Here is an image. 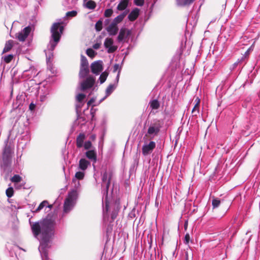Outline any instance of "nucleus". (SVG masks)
<instances>
[{
    "mask_svg": "<svg viewBox=\"0 0 260 260\" xmlns=\"http://www.w3.org/2000/svg\"><path fill=\"white\" fill-rule=\"evenodd\" d=\"M55 222L48 216L40 222H36L31 225V230L36 238L40 242L39 247L42 260H49L48 257V249L54 234Z\"/></svg>",
    "mask_w": 260,
    "mask_h": 260,
    "instance_id": "f257e3e1",
    "label": "nucleus"
},
{
    "mask_svg": "<svg viewBox=\"0 0 260 260\" xmlns=\"http://www.w3.org/2000/svg\"><path fill=\"white\" fill-rule=\"evenodd\" d=\"M112 176V173L110 171L105 172L102 175V188L103 193V203L105 204V207L103 209V216L105 218L108 216V213L109 209V201L108 197V192Z\"/></svg>",
    "mask_w": 260,
    "mask_h": 260,
    "instance_id": "f03ea898",
    "label": "nucleus"
},
{
    "mask_svg": "<svg viewBox=\"0 0 260 260\" xmlns=\"http://www.w3.org/2000/svg\"><path fill=\"white\" fill-rule=\"evenodd\" d=\"M62 22L54 23L51 28V39L50 41L48 48L53 51L57 44L59 41L61 34L63 31V26L61 25Z\"/></svg>",
    "mask_w": 260,
    "mask_h": 260,
    "instance_id": "7ed1b4c3",
    "label": "nucleus"
},
{
    "mask_svg": "<svg viewBox=\"0 0 260 260\" xmlns=\"http://www.w3.org/2000/svg\"><path fill=\"white\" fill-rule=\"evenodd\" d=\"M12 163V151L10 146L6 145L5 147L0 165L2 169L5 171H11V166Z\"/></svg>",
    "mask_w": 260,
    "mask_h": 260,
    "instance_id": "20e7f679",
    "label": "nucleus"
},
{
    "mask_svg": "<svg viewBox=\"0 0 260 260\" xmlns=\"http://www.w3.org/2000/svg\"><path fill=\"white\" fill-rule=\"evenodd\" d=\"M161 128L160 121L158 120H155L149 125L145 137L153 139L157 136L159 133Z\"/></svg>",
    "mask_w": 260,
    "mask_h": 260,
    "instance_id": "39448f33",
    "label": "nucleus"
},
{
    "mask_svg": "<svg viewBox=\"0 0 260 260\" xmlns=\"http://www.w3.org/2000/svg\"><path fill=\"white\" fill-rule=\"evenodd\" d=\"M77 198V192L76 191H72L69 193L67 198L66 199L64 206V213H68L69 212L75 205Z\"/></svg>",
    "mask_w": 260,
    "mask_h": 260,
    "instance_id": "423d86ee",
    "label": "nucleus"
},
{
    "mask_svg": "<svg viewBox=\"0 0 260 260\" xmlns=\"http://www.w3.org/2000/svg\"><path fill=\"white\" fill-rule=\"evenodd\" d=\"M95 83V79L92 76H89L85 80L80 82V89L81 91H85L92 88Z\"/></svg>",
    "mask_w": 260,
    "mask_h": 260,
    "instance_id": "0eeeda50",
    "label": "nucleus"
},
{
    "mask_svg": "<svg viewBox=\"0 0 260 260\" xmlns=\"http://www.w3.org/2000/svg\"><path fill=\"white\" fill-rule=\"evenodd\" d=\"M156 144L153 141L149 143L145 142L142 148V153L143 155L146 156L151 154L155 148Z\"/></svg>",
    "mask_w": 260,
    "mask_h": 260,
    "instance_id": "6e6552de",
    "label": "nucleus"
},
{
    "mask_svg": "<svg viewBox=\"0 0 260 260\" xmlns=\"http://www.w3.org/2000/svg\"><path fill=\"white\" fill-rule=\"evenodd\" d=\"M90 68L93 74L99 75L103 70V62L101 60L94 61L91 64Z\"/></svg>",
    "mask_w": 260,
    "mask_h": 260,
    "instance_id": "1a4fd4ad",
    "label": "nucleus"
},
{
    "mask_svg": "<svg viewBox=\"0 0 260 260\" xmlns=\"http://www.w3.org/2000/svg\"><path fill=\"white\" fill-rule=\"evenodd\" d=\"M104 46L108 49L107 52L109 53H113L117 49V47L113 45V40L112 38H106L104 42Z\"/></svg>",
    "mask_w": 260,
    "mask_h": 260,
    "instance_id": "9d476101",
    "label": "nucleus"
},
{
    "mask_svg": "<svg viewBox=\"0 0 260 260\" xmlns=\"http://www.w3.org/2000/svg\"><path fill=\"white\" fill-rule=\"evenodd\" d=\"M30 30L31 28L29 26L25 27L16 35V38L20 41H24L30 33Z\"/></svg>",
    "mask_w": 260,
    "mask_h": 260,
    "instance_id": "9b49d317",
    "label": "nucleus"
},
{
    "mask_svg": "<svg viewBox=\"0 0 260 260\" xmlns=\"http://www.w3.org/2000/svg\"><path fill=\"white\" fill-rule=\"evenodd\" d=\"M37 71L34 67H30L28 70H26L23 72V75L30 79L32 77H35L38 75Z\"/></svg>",
    "mask_w": 260,
    "mask_h": 260,
    "instance_id": "f8f14e48",
    "label": "nucleus"
},
{
    "mask_svg": "<svg viewBox=\"0 0 260 260\" xmlns=\"http://www.w3.org/2000/svg\"><path fill=\"white\" fill-rule=\"evenodd\" d=\"M130 31L124 28H121L120 30L119 35L117 37L118 42H122L125 40L130 35Z\"/></svg>",
    "mask_w": 260,
    "mask_h": 260,
    "instance_id": "ddd939ff",
    "label": "nucleus"
},
{
    "mask_svg": "<svg viewBox=\"0 0 260 260\" xmlns=\"http://www.w3.org/2000/svg\"><path fill=\"white\" fill-rule=\"evenodd\" d=\"M106 30L110 36H115L118 31V28L117 25L112 22L107 27Z\"/></svg>",
    "mask_w": 260,
    "mask_h": 260,
    "instance_id": "4468645a",
    "label": "nucleus"
},
{
    "mask_svg": "<svg viewBox=\"0 0 260 260\" xmlns=\"http://www.w3.org/2000/svg\"><path fill=\"white\" fill-rule=\"evenodd\" d=\"M84 177V173L77 172L75 174V178L73 179V182L75 183V187L77 188L80 186V182L77 180L83 179Z\"/></svg>",
    "mask_w": 260,
    "mask_h": 260,
    "instance_id": "2eb2a0df",
    "label": "nucleus"
},
{
    "mask_svg": "<svg viewBox=\"0 0 260 260\" xmlns=\"http://www.w3.org/2000/svg\"><path fill=\"white\" fill-rule=\"evenodd\" d=\"M85 139L84 134H80L76 139V145L78 148H81L83 146V142Z\"/></svg>",
    "mask_w": 260,
    "mask_h": 260,
    "instance_id": "dca6fc26",
    "label": "nucleus"
},
{
    "mask_svg": "<svg viewBox=\"0 0 260 260\" xmlns=\"http://www.w3.org/2000/svg\"><path fill=\"white\" fill-rule=\"evenodd\" d=\"M86 157L90 159L91 161H93V162H95L96 161V153L94 150H89L86 152Z\"/></svg>",
    "mask_w": 260,
    "mask_h": 260,
    "instance_id": "f3484780",
    "label": "nucleus"
},
{
    "mask_svg": "<svg viewBox=\"0 0 260 260\" xmlns=\"http://www.w3.org/2000/svg\"><path fill=\"white\" fill-rule=\"evenodd\" d=\"M89 165L90 162L89 161L85 158H81L79 161V167L81 170L84 171Z\"/></svg>",
    "mask_w": 260,
    "mask_h": 260,
    "instance_id": "a211bd4d",
    "label": "nucleus"
},
{
    "mask_svg": "<svg viewBox=\"0 0 260 260\" xmlns=\"http://www.w3.org/2000/svg\"><path fill=\"white\" fill-rule=\"evenodd\" d=\"M139 14V9L138 8H135L129 14L128 19L131 21H134L138 18Z\"/></svg>",
    "mask_w": 260,
    "mask_h": 260,
    "instance_id": "6ab92c4d",
    "label": "nucleus"
},
{
    "mask_svg": "<svg viewBox=\"0 0 260 260\" xmlns=\"http://www.w3.org/2000/svg\"><path fill=\"white\" fill-rule=\"evenodd\" d=\"M129 0H121L117 6V9L119 11H122L126 9L128 4Z\"/></svg>",
    "mask_w": 260,
    "mask_h": 260,
    "instance_id": "aec40b11",
    "label": "nucleus"
},
{
    "mask_svg": "<svg viewBox=\"0 0 260 260\" xmlns=\"http://www.w3.org/2000/svg\"><path fill=\"white\" fill-rule=\"evenodd\" d=\"M195 102H196V103L192 110V113H193L194 115H197L199 113L200 100L198 98H197L195 100Z\"/></svg>",
    "mask_w": 260,
    "mask_h": 260,
    "instance_id": "412c9836",
    "label": "nucleus"
},
{
    "mask_svg": "<svg viewBox=\"0 0 260 260\" xmlns=\"http://www.w3.org/2000/svg\"><path fill=\"white\" fill-rule=\"evenodd\" d=\"M89 73V69L88 68H83L80 67V72H79V77L80 78H85Z\"/></svg>",
    "mask_w": 260,
    "mask_h": 260,
    "instance_id": "4be33fe9",
    "label": "nucleus"
},
{
    "mask_svg": "<svg viewBox=\"0 0 260 260\" xmlns=\"http://www.w3.org/2000/svg\"><path fill=\"white\" fill-rule=\"evenodd\" d=\"M115 82V84H111L107 87L106 90L107 96H109L110 94H111V93L116 88L117 83H116V81Z\"/></svg>",
    "mask_w": 260,
    "mask_h": 260,
    "instance_id": "5701e85b",
    "label": "nucleus"
},
{
    "mask_svg": "<svg viewBox=\"0 0 260 260\" xmlns=\"http://www.w3.org/2000/svg\"><path fill=\"white\" fill-rule=\"evenodd\" d=\"M125 15H126L125 13H123L122 14H120V15L117 16L116 17H115L114 19V20H113V21L112 22L117 25L119 23H120V22H121L122 21V20L123 19V18L125 16Z\"/></svg>",
    "mask_w": 260,
    "mask_h": 260,
    "instance_id": "b1692460",
    "label": "nucleus"
},
{
    "mask_svg": "<svg viewBox=\"0 0 260 260\" xmlns=\"http://www.w3.org/2000/svg\"><path fill=\"white\" fill-rule=\"evenodd\" d=\"M150 107L152 109H158L160 106L159 103L156 100H153L149 103Z\"/></svg>",
    "mask_w": 260,
    "mask_h": 260,
    "instance_id": "393cba45",
    "label": "nucleus"
},
{
    "mask_svg": "<svg viewBox=\"0 0 260 260\" xmlns=\"http://www.w3.org/2000/svg\"><path fill=\"white\" fill-rule=\"evenodd\" d=\"M13 41L9 40L5 44V46L3 50V53L9 51L13 47Z\"/></svg>",
    "mask_w": 260,
    "mask_h": 260,
    "instance_id": "a878e982",
    "label": "nucleus"
},
{
    "mask_svg": "<svg viewBox=\"0 0 260 260\" xmlns=\"http://www.w3.org/2000/svg\"><path fill=\"white\" fill-rule=\"evenodd\" d=\"M84 6L89 9L93 10L96 7V3L91 0L87 1L86 4H84Z\"/></svg>",
    "mask_w": 260,
    "mask_h": 260,
    "instance_id": "bb28decb",
    "label": "nucleus"
},
{
    "mask_svg": "<svg viewBox=\"0 0 260 260\" xmlns=\"http://www.w3.org/2000/svg\"><path fill=\"white\" fill-rule=\"evenodd\" d=\"M80 67H83V68H88V61L86 59V58L81 55V65H80Z\"/></svg>",
    "mask_w": 260,
    "mask_h": 260,
    "instance_id": "cd10ccee",
    "label": "nucleus"
},
{
    "mask_svg": "<svg viewBox=\"0 0 260 260\" xmlns=\"http://www.w3.org/2000/svg\"><path fill=\"white\" fill-rule=\"evenodd\" d=\"M117 70H118V74L117 75L116 78L117 83H118V81H119L120 72L121 71V67H120L119 64H114V66L113 67V72H116Z\"/></svg>",
    "mask_w": 260,
    "mask_h": 260,
    "instance_id": "c85d7f7f",
    "label": "nucleus"
},
{
    "mask_svg": "<svg viewBox=\"0 0 260 260\" xmlns=\"http://www.w3.org/2000/svg\"><path fill=\"white\" fill-rule=\"evenodd\" d=\"M108 75V73L106 72H103L100 77L99 78V80L100 81V83L101 84L103 83L106 80Z\"/></svg>",
    "mask_w": 260,
    "mask_h": 260,
    "instance_id": "c756f323",
    "label": "nucleus"
},
{
    "mask_svg": "<svg viewBox=\"0 0 260 260\" xmlns=\"http://www.w3.org/2000/svg\"><path fill=\"white\" fill-rule=\"evenodd\" d=\"M48 204V202L47 201H43L38 206V207L35 211V212H39L44 207L46 206Z\"/></svg>",
    "mask_w": 260,
    "mask_h": 260,
    "instance_id": "7c9ffc66",
    "label": "nucleus"
},
{
    "mask_svg": "<svg viewBox=\"0 0 260 260\" xmlns=\"http://www.w3.org/2000/svg\"><path fill=\"white\" fill-rule=\"evenodd\" d=\"M220 200L217 198H214L212 200V205L213 208H216L219 207L220 204Z\"/></svg>",
    "mask_w": 260,
    "mask_h": 260,
    "instance_id": "2f4dec72",
    "label": "nucleus"
},
{
    "mask_svg": "<svg viewBox=\"0 0 260 260\" xmlns=\"http://www.w3.org/2000/svg\"><path fill=\"white\" fill-rule=\"evenodd\" d=\"M86 54L89 57L93 58L96 53L92 49L88 48L86 50Z\"/></svg>",
    "mask_w": 260,
    "mask_h": 260,
    "instance_id": "473e14b6",
    "label": "nucleus"
},
{
    "mask_svg": "<svg viewBox=\"0 0 260 260\" xmlns=\"http://www.w3.org/2000/svg\"><path fill=\"white\" fill-rule=\"evenodd\" d=\"M11 180L12 182L18 183L21 181V177L18 175H15L11 178Z\"/></svg>",
    "mask_w": 260,
    "mask_h": 260,
    "instance_id": "72a5a7b5",
    "label": "nucleus"
},
{
    "mask_svg": "<svg viewBox=\"0 0 260 260\" xmlns=\"http://www.w3.org/2000/svg\"><path fill=\"white\" fill-rule=\"evenodd\" d=\"M6 195L8 198H11L13 196L14 190L12 187H9L6 191Z\"/></svg>",
    "mask_w": 260,
    "mask_h": 260,
    "instance_id": "f704fd0d",
    "label": "nucleus"
},
{
    "mask_svg": "<svg viewBox=\"0 0 260 260\" xmlns=\"http://www.w3.org/2000/svg\"><path fill=\"white\" fill-rule=\"evenodd\" d=\"M85 98V95L82 93H79L76 96V100L79 103H81Z\"/></svg>",
    "mask_w": 260,
    "mask_h": 260,
    "instance_id": "c9c22d12",
    "label": "nucleus"
},
{
    "mask_svg": "<svg viewBox=\"0 0 260 260\" xmlns=\"http://www.w3.org/2000/svg\"><path fill=\"white\" fill-rule=\"evenodd\" d=\"M103 22L101 20H99L95 24V27L97 31H99L102 29Z\"/></svg>",
    "mask_w": 260,
    "mask_h": 260,
    "instance_id": "e433bc0d",
    "label": "nucleus"
},
{
    "mask_svg": "<svg viewBox=\"0 0 260 260\" xmlns=\"http://www.w3.org/2000/svg\"><path fill=\"white\" fill-rule=\"evenodd\" d=\"M13 55L11 54L8 55L7 56H5L4 57V60L6 63H9L13 59Z\"/></svg>",
    "mask_w": 260,
    "mask_h": 260,
    "instance_id": "4c0bfd02",
    "label": "nucleus"
},
{
    "mask_svg": "<svg viewBox=\"0 0 260 260\" xmlns=\"http://www.w3.org/2000/svg\"><path fill=\"white\" fill-rule=\"evenodd\" d=\"M113 12V10L111 9H106L104 12V16L106 17H109L112 15Z\"/></svg>",
    "mask_w": 260,
    "mask_h": 260,
    "instance_id": "58836bf2",
    "label": "nucleus"
},
{
    "mask_svg": "<svg viewBox=\"0 0 260 260\" xmlns=\"http://www.w3.org/2000/svg\"><path fill=\"white\" fill-rule=\"evenodd\" d=\"M77 13L76 11H72L68 12L66 13L67 17H75L76 16Z\"/></svg>",
    "mask_w": 260,
    "mask_h": 260,
    "instance_id": "ea45409f",
    "label": "nucleus"
},
{
    "mask_svg": "<svg viewBox=\"0 0 260 260\" xmlns=\"http://www.w3.org/2000/svg\"><path fill=\"white\" fill-rule=\"evenodd\" d=\"M134 3L138 6H142L144 3V0H134Z\"/></svg>",
    "mask_w": 260,
    "mask_h": 260,
    "instance_id": "a19ab883",
    "label": "nucleus"
},
{
    "mask_svg": "<svg viewBox=\"0 0 260 260\" xmlns=\"http://www.w3.org/2000/svg\"><path fill=\"white\" fill-rule=\"evenodd\" d=\"M91 143L90 141H88L85 142L84 144V147L85 149H88L91 148Z\"/></svg>",
    "mask_w": 260,
    "mask_h": 260,
    "instance_id": "79ce46f5",
    "label": "nucleus"
},
{
    "mask_svg": "<svg viewBox=\"0 0 260 260\" xmlns=\"http://www.w3.org/2000/svg\"><path fill=\"white\" fill-rule=\"evenodd\" d=\"M117 213H118L117 210H115L114 212H113V213L111 214V218H112V220H114L115 219V218L116 217V216L117 215Z\"/></svg>",
    "mask_w": 260,
    "mask_h": 260,
    "instance_id": "37998d69",
    "label": "nucleus"
},
{
    "mask_svg": "<svg viewBox=\"0 0 260 260\" xmlns=\"http://www.w3.org/2000/svg\"><path fill=\"white\" fill-rule=\"evenodd\" d=\"M189 240H190L189 235L188 234H186L185 236V238H184V243L185 244H188L189 243Z\"/></svg>",
    "mask_w": 260,
    "mask_h": 260,
    "instance_id": "c03bdc74",
    "label": "nucleus"
},
{
    "mask_svg": "<svg viewBox=\"0 0 260 260\" xmlns=\"http://www.w3.org/2000/svg\"><path fill=\"white\" fill-rule=\"evenodd\" d=\"M36 108V105L32 103H31L29 106V109L31 111H33Z\"/></svg>",
    "mask_w": 260,
    "mask_h": 260,
    "instance_id": "a18cd8bd",
    "label": "nucleus"
},
{
    "mask_svg": "<svg viewBox=\"0 0 260 260\" xmlns=\"http://www.w3.org/2000/svg\"><path fill=\"white\" fill-rule=\"evenodd\" d=\"M100 47V44H99V43H95L93 45V48L95 49H99Z\"/></svg>",
    "mask_w": 260,
    "mask_h": 260,
    "instance_id": "49530a36",
    "label": "nucleus"
},
{
    "mask_svg": "<svg viewBox=\"0 0 260 260\" xmlns=\"http://www.w3.org/2000/svg\"><path fill=\"white\" fill-rule=\"evenodd\" d=\"M93 102H94V100L91 99L87 102V105L89 106V105H91Z\"/></svg>",
    "mask_w": 260,
    "mask_h": 260,
    "instance_id": "de8ad7c7",
    "label": "nucleus"
},
{
    "mask_svg": "<svg viewBox=\"0 0 260 260\" xmlns=\"http://www.w3.org/2000/svg\"><path fill=\"white\" fill-rule=\"evenodd\" d=\"M249 51H250V49H249L248 50H247V51L246 52L245 54H248L249 53Z\"/></svg>",
    "mask_w": 260,
    "mask_h": 260,
    "instance_id": "09e8293b",
    "label": "nucleus"
},
{
    "mask_svg": "<svg viewBox=\"0 0 260 260\" xmlns=\"http://www.w3.org/2000/svg\"><path fill=\"white\" fill-rule=\"evenodd\" d=\"M76 107H77V108H80L81 107V105H77Z\"/></svg>",
    "mask_w": 260,
    "mask_h": 260,
    "instance_id": "8fccbe9b",
    "label": "nucleus"
},
{
    "mask_svg": "<svg viewBox=\"0 0 260 260\" xmlns=\"http://www.w3.org/2000/svg\"><path fill=\"white\" fill-rule=\"evenodd\" d=\"M48 207L51 209L52 207V205H48Z\"/></svg>",
    "mask_w": 260,
    "mask_h": 260,
    "instance_id": "3c124183",
    "label": "nucleus"
},
{
    "mask_svg": "<svg viewBox=\"0 0 260 260\" xmlns=\"http://www.w3.org/2000/svg\"><path fill=\"white\" fill-rule=\"evenodd\" d=\"M15 188H18V187H17L16 185H15Z\"/></svg>",
    "mask_w": 260,
    "mask_h": 260,
    "instance_id": "603ef678",
    "label": "nucleus"
},
{
    "mask_svg": "<svg viewBox=\"0 0 260 260\" xmlns=\"http://www.w3.org/2000/svg\"><path fill=\"white\" fill-rule=\"evenodd\" d=\"M186 257H187V253H186Z\"/></svg>",
    "mask_w": 260,
    "mask_h": 260,
    "instance_id": "864d4df0",
    "label": "nucleus"
},
{
    "mask_svg": "<svg viewBox=\"0 0 260 260\" xmlns=\"http://www.w3.org/2000/svg\"><path fill=\"white\" fill-rule=\"evenodd\" d=\"M87 0H84V2L86 1Z\"/></svg>",
    "mask_w": 260,
    "mask_h": 260,
    "instance_id": "5fc2aeb1",
    "label": "nucleus"
},
{
    "mask_svg": "<svg viewBox=\"0 0 260 260\" xmlns=\"http://www.w3.org/2000/svg\"><path fill=\"white\" fill-rule=\"evenodd\" d=\"M16 1L18 2L19 0H16Z\"/></svg>",
    "mask_w": 260,
    "mask_h": 260,
    "instance_id": "6e6d98bb",
    "label": "nucleus"
}]
</instances>
